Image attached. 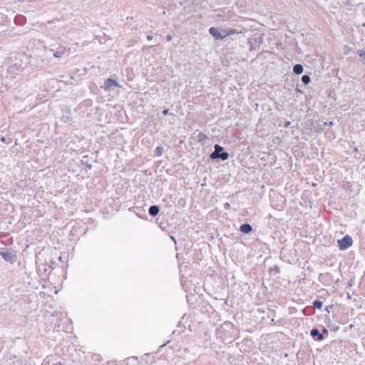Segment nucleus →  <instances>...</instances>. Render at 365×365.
Masks as SVG:
<instances>
[{"instance_id": "f257e3e1", "label": "nucleus", "mask_w": 365, "mask_h": 365, "mask_svg": "<svg viewBox=\"0 0 365 365\" xmlns=\"http://www.w3.org/2000/svg\"><path fill=\"white\" fill-rule=\"evenodd\" d=\"M4 66L6 68L8 73L14 77L23 70L22 55L16 53L6 59Z\"/></svg>"}, {"instance_id": "f03ea898", "label": "nucleus", "mask_w": 365, "mask_h": 365, "mask_svg": "<svg viewBox=\"0 0 365 365\" xmlns=\"http://www.w3.org/2000/svg\"><path fill=\"white\" fill-rule=\"evenodd\" d=\"M46 53L48 58L52 56L54 58L60 59L69 55V49L66 48L65 46H60L56 51L51 48L46 50Z\"/></svg>"}, {"instance_id": "7ed1b4c3", "label": "nucleus", "mask_w": 365, "mask_h": 365, "mask_svg": "<svg viewBox=\"0 0 365 365\" xmlns=\"http://www.w3.org/2000/svg\"><path fill=\"white\" fill-rule=\"evenodd\" d=\"M224 148L218 144L215 145V150L210 154V158L212 160L220 158L222 160H226L229 158V154L227 152H222Z\"/></svg>"}, {"instance_id": "20e7f679", "label": "nucleus", "mask_w": 365, "mask_h": 365, "mask_svg": "<svg viewBox=\"0 0 365 365\" xmlns=\"http://www.w3.org/2000/svg\"><path fill=\"white\" fill-rule=\"evenodd\" d=\"M352 243V238L349 235H346L341 240H338L339 247L341 250L348 249Z\"/></svg>"}, {"instance_id": "39448f33", "label": "nucleus", "mask_w": 365, "mask_h": 365, "mask_svg": "<svg viewBox=\"0 0 365 365\" xmlns=\"http://www.w3.org/2000/svg\"><path fill=\"white\" fill-rule=\"evenodd\" d=\"M0 255L6 262L10 264H13L16 259L15 254L11 251H1L0 252Z\"/></svg>"}, {"instance_id": "423d86ee", "label": "nucleus", "mask_w": 365, "mask_h": 365, "mask_svg": "<svg viewBox=\"0 0 365 365\" xmlns=\"http://www.w3.org/2000/svg\"><path fill=\"white\" fill-rule=\"evenodd\" d=\"M209 33L215 38V39H222L225 38L224 33L222 32V29L219 31L215 27H211L209 29Z\"/></svg>"}, {"instance_id": "0eeeda50", "label": "nucleus", "mask_w": 365, "mask_h": 365, "mask_svg": "<svg viewBox=\"0 0 365 365\" xmlns=\"http://www.w3.org/2000/svg\"><path fill=\"white\" fill-rule=\"evenodd\" d=\"M115 86L118 88H121L122 86L118 84L117 81L109 78L106 79L104 82V85L102 88H103L106 91H108L110 89L111 86Z\"/></svg>"}, {"instance_id": "6e6552de", "label": "nucleus", "mask_w": 365, "mask_h": 365, "mask_svg": "<svg viewBox=\"0 0 365 365\" xmlns=\"http://www.w3.org/2000/svg\"><path fill=\"white\" fill-rule=\"evenodd\" d=\"M310 334L312 337H317V340L322 341L324 339V335L319 333V330L317 328H314L311 330Z\"/></svg>"}, {"instance_id": "1a4fd4ad", "label": "nucleus", "mask_w": 365, "mask_h": 365, "mask_svg": "<svg viewBox=\"0 0 365 365\" xmlns=\"http://www.w3.org/2000/svg\"><path fill=\"white\" fill-rule=\"evenodd\" d=\"M240 231L243 233L248 234L252 230V227L250 224L245 223L240 226Z\"/></svg>"}, {"instance_id": "9d476101", "label": "nucleus", "mask_w": 365, "mask_h": 365, "mask_svg": "<svg viewBox=\"0 0 365 365\" xmlns=\"http://www.w3.org/2000/svg\"><path fill=\"white\" fill-rule=\"evenodd\" d=\"M160 209L157 205H152L150 207L148 212L151 216H156L159 213Z\"/></svg>"}, {"instance_id": "9b49d317", "label": "nucleus", "mask_w": 365, "mask_h": 365, "mask_svg": "<svg viewBox=\"0 0 365 365\" xmlns=\"http://www.w3.org/2000/svg\"><path fill=\"white\" fill-rule=\"evenodd\" d=\"M304 68L301 64H296L293 68L294 73L299 75L303 73Z\"/></svg>"}, {"instance_id": "f8f14e48", "label": "nucleus", "mask_w": 365, "mask_h": 365, "mask_svg": "<svg viewBox=\"0 0 365 365\" xmlns=\"http://www.w3.org/2000/svg\"><path fill=\"white\" fill-rule=\"evenodd\" d=\"M207 139H208V137H207V135L206 134H205V133H203L202 132L198 133V135H197V140H198L199 142L202 143V142H205Z\"/></svg>"}, {"instance_id": "ddd939ff", "label": "nucleus", "mask_w": 365, "mask_h": 365, "mask_svg": "<svg viewBox=\"0 0 365 365\" xmlns=\"http://www.w3.org/2000/svg\"><path fill=\"white\" fill-rule=\"evenodd\" d=\"M222 32L224 33L225 38L227 36L237 33L235 29H222Z\"/></svg>"}, {"instance_id": "4468645a", "label": "nucleus", "mask_w": 365, "mask_h": 365, "mask_svg": "<svg viewBox=\"0 0 365 365\" xmlns=\"http://www.w3.org/2000/svg\"><path fill=\"white\" fill-rule=\"evenodd\" d=\"M314 307L317 309H321L322 307L323 303L321 301L315 300L313 303Z\"/></svg>"}, {"instance_id": "2eb2a0df", "label": "nucleus", "mask_w": 365, "mask_h": 365, "mask_svg": "<svg viewBox=\"0 0 365 365\" xmlns=\"http://www.w3.org/2000/svg\"><path fill=\"white\" fill-rule=\"evenodd\" d=\"M311 79H310V77L308 76V75H304L302 77V81L304 83V84H308L309 82H310Z\"/></svg>"}, {"instance_id": "dca6fc26", "label": "nucleus", "mask_w": 365, "mask_h": 365, "mask_svg": "<svg viewBox=\"0 0 365 365\" xmlns=\"http://www.w3.org/2000/svg\"><path fill=\"white\" fill-rule=\"evenodd\" d=\"M163 152V148L162 147L158 146L156 148L155 153L158 156L162 155Z\"/></svg>"}, {"instance_id": "f3484780", "label": "nucleus", "mask_w": 365, "mask_h": 365, "mask_svg": "<svg viewBox=\"0 0 365 365\" xmlns=\"http://www.w3.org/2000/svg\"><path fill=\"white\" fill-rule=\"evenodd\" d=\"M357 53L360 57L365 58V51H359Z\"/></svg>"}, {"instance_id": "a211bd4d", "label": "nucleus", "mask_w": 365, "mask_h": 365, "mask_svg": "<svg viewBox=\"0 0 365 365\" xmlns=\"http://www.w3.org/2000/svg\"><path fill=\"white\" fill-rule=\"evenodd\" d=\"M224 207H225V209H227V210L230 209V203H228V202L225 203V205H224Z\"/></svg>"}, {"instance_id": "6ab92c4d", "label": "nucleus", "mask_w": 365, "mask_h": 365, "mask_svg": "<svg viewBox=\"0 0 365 365\" xmlns=\"http://www.w3.org/2000/svg\"><path fill=\"white\" fill-rule=\"evenodd\" d=\"M172 38H173V37H172V36H171V35H168V36H166V40H167L168 41H170L172 40Z\"/></svg>"}, {"instance_id": "aec40b11", "label": "nucleus", "mask_w": 365, "mask_h": 365, "mask_svg": "<svg viewBox=\"0 0 365 365\" xmlns=\"http://www.w3.org/2000/svg\"><path fill=\"white\" fill-rule=\"evenodd\" d=\"M168 112H169V110H168V109H165V110H163V113L164 115H167V114H168Z\"/></svg>"}, {"instance_id": "412c9836", "label": "nucleus", "mask_w": 365, "mask_h": 365, "mask_svg": "<svg viewBox=\"0 0 365 365\" xmlns=\"http://www.w3.org/2000/svg\"><path fill=\"white\" fill-rule=\"evenodd\" d=\"M147 39H148V41H151V40L153 39V36H150V35H148V36H147Z\"/></svg>"}, {"instance_id": "4be33fe9", "label": "nucleus", "mask_w": 365, "mask_h": 365, "mask_svg": "<svg viewBox=\"0 0 365 365\" xmlns=\"http://www.w3.org/2000/svg\"><path fill=\"white\" fill-rule=\"evenodd\" d=\"M289 125H290V122H287V123L285 124V128H288Z\"/></svg>"}, {"instance_id": "5701e85b", "label": "nucleus", "mask_w": 365, "mask_h": 365, "mask_svg": "<svg viewBox=\"0 0 365 365\" xmlns=\"http://www.w3.org/2000/svg\"><path fill=\"white\" fill-rule=\"evenodd\" d=\"M1 140L2 142H5L6 141V138L5 137H1Z\"/></svg>"}, {"instance_id": "b1692460", "label": "nucleus", "mask_w": 365, "mask_h": 365, "mask_svg": "<svg viewBox=\"0 0 365 365\" xmlns=\"http://www.w3.org/2000/svg\"><path fill=\"white\" fill-rule=\"evenodd\" d=\"M54 365H63L61 362H58L56 364H55Z\"/></svg>"}, {"instance_id": "393cba45", "label": "nucleus", "mask_w": 365, "mask_h": 365, "mask_svg": "<svg viewBox=\"0 0 365 365\" xmlns=\"http://www.w3.org/2000/svg\"><path fill=\"white\" fill-rule=\"evenodd\" d=\"M327 124L329 125H331L333 124V123L331 121V122L328 123Z\"/></svg>"}, {"instance_id": "a878e982", "label": "nucleus", "mask_w": 365, "mask_h": 365, "mask_svg": "<svg viewBox=\"0 0 365 365\" xmlns=\"http://www.w3.org/2000/svg\"><path fill=\"white\" fill-rule=\"evenodd\" d=\"M324 331V333H327V329H324V331Z\"/></svg>"}]
</instances>
